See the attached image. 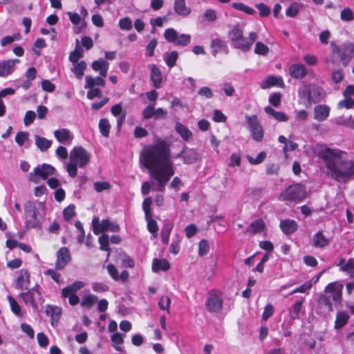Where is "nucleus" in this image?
<instances>
[{"label": "nucleus", "instance_id": "f257e3e1", "mask_svg": "<svg viewBox=\"0 0 354 354\" xmlns=\"http://www.w3.org/2000/svg\"><path fill=\"white\" fill-rule=\"evenodd\" d=\"M140 162L149 170L152 190L163 192L165 186L175 174V168L170 160V149L165 141L158 139L157 143L149 145L140 154Z\"/></svg>", "mask_w": 354, "mask_h": 354}, {"label": "nucleus", "instance_id": "f03ea898", "mask_svg": "<svg viewBox=\"0 0 354 354\" xmlns=\"http://www.w3.org/2000/svg\"><path fill=\"white\" fill-rule=\"evenodd\" d=\"M343 153L344 151L328 147L322 149L318 152V157L325 164L326 175L338 182L354 176V161L343 159Z\"/></svg>", "mask_w": 354, "mask_h": 354}, {"label": "nucleus", "instance_id": "7ed1b4c3", "mask_svg": "<svg viewBox=\"0 0 354 354\" xmlns=\"http://www.w3.org/2000/svg\"><path fill=\"white\" fill-rule=\"evenodd\" d=\"M343 285L338 282L330 283L325 288V294L321 295L317 304L324 313H330L333 310L332 301L339 304L342 298Z\"/></svg>", "mask_w": 354, "mask_h": 354}, {"label": "nucleus", "instance_id": "20e7f679", "mask_svg": "<svg viewBox=\"0 0 354 354\" xmlns=\"http://www.w3.org/2000/svg\"><path fill=\"white\" fill-rule=\"evenodd\" d=\"M90 157V153L82 147H75L71 151L70 162L66 166L69 176H77V166L84 167L89 162Z\"/></svg>", "mask_w": 354, "mask_h": 354}, {"label": "nucleus", "instance_id": "39448f33", "mask_svg": "<svg viewBox=\"0 0 354 354\" xmlns=\"http://www.w3.org/2000/svg\"><path fill=\"white\" fill-rule=\"evenodd\" d=\"M330 46L332 50L330 59L333 64L341 62L346 67L354 57V44L353 43H344L337 46L333 41L330 43Z\"/></svg>", "mask_w": 354, "mask_h": 354}, {"label": "nucleus", "instance_id": "423d86ee", "mask_svg": "<svg viewBox=\"0 0 354 354\" xmlns=\"http://www.w3.org/2000/svg\"><path fill=\"white\" fill-rule=\"evenodd\" d=\"M298 95L301 99H306L308 104H317L324 99L325 91L319 86L305 84L299 88Z\"/></svg>", "mask_w": 354, "mask_h": 354}, {"label": "nucleus", "instance_id": "0eeeda50", "mask_svg": "<svg viewBox=\"0 0 354 354\" xmlns=\"http://www.w3.org/2000/svg\"><path fill=\"white\" fill-rule=\"evenodd\" d=\"M280 198L285 201L299 203L306 198V186L301 183H294L280 194Z\"/></svg>", "mask_w": 354, "mask_h": 354}, {"label": "nucleus", "instance_id": "6e6552de", "mask_svg": "<svg viewBox=\"0 0 354 354\" xmlns=\"http://www.w3.org/2000/svg\"><path fill=\"white\" fill-rule=\"evenodd\" d=\"M24 210L26 227L27 228H41V222L35 203L32 201H26L24 205Z\"/></svg>", "mask_w": 354, "mask_h": 354}, {"label": "nucleus", "instance_id": "1a4fd4ad", "mask_svg": "<svg viewBox=\"0 0 354 354\" xmlns=\"http://www.w3.org/2000/svg\"><path fill=\"white\" fill-rule=\"evenodd\" d=\"M24 303L27 306H31L35 310H37L39 306L42 304L44 299L41 292L39 290V286L28 289L26 292L20 293Z\"/></svg>", "mask_w": 354, "mask_h": 354}, {"label": "nucleus", "instance_id": "9d476101", "mask_svg": "<svg viewBox=\"0 0 354 354\" xmlns=\"http://www.w3.org/2000/svg\"><path fill=\"white\" fill-rule=\"evenodd\" d=\"M92 227L93 232L96 235L107 231L118 232L120 230V225L118 223L111 222L109 218L103 219L100 222L97 216L93 217L92 220Z\"/></svg>", "mask_w": 354, "mask_h": 354}, {"label": "nucleus", "instance_id": "9b49d317", "mask_svg": "<svg viewBox=\"0 0 354 354\" xmlns=\"http://www.w3.org/2000/svg\"><path fill=\"white\" fill-rule=\"evenodd\" d=\"M245 118L252 139L257 142L262 141L264 137V131L257 115H247Z\"/></svg>", "mask_w": 354, "mask_h": 354}, {"label": "nucleus", "instance_id": "f8f14e48", "mask_svg": "<svg viewBox=\"0 0 354 354\" xmlns=\"http://www.w3.org/2000/svg\"><path fill=\"white\" fill-rule=\"evenodd\" d=\"M55 172V169L50 165L43 163L38 165L29 174V180L37 183L39 178L46 180L49 175H53Z\"/></svg>", "mask_w": 354, "mask_h": 354}, {"label": "nucleus", "instance_id": "ddd939ff", "mask_svg": "<svg viewBox=\"0 0 354 354\" xmlns=\"http://www.w3.org/2000/svg\"><path fill=\"white\" fill-rule=\"evenodd\" d=\"M258 35L254 32H250L249 37L243 36L234 43L232 46L234 48L239 49L242 52H248L253 45L254 42L257 39Z\"/></svg>", "mask_w": 354, "mask_h": 354}, {"label": "nucleus", "instance_id": "4468645a", "mask_svg": "<svg viewBox=\"0 0 354 354\" xmlns=\"http://www.w3.org/2000/svg\"><path fill=\"white\" fill-rule=\"evenodd\" d=\"M55 269L61 270L71 261V255L70 251L66 247L60 248L56 252Z\"/></svg>", "mask_w": 354, "mask_h": 354}, {"label": "nucleus", "instance_id": "2eb2a0df", "mask_svg": "<svg viewBox=\"0 0 354 354\" xmlns=\"http://www.w3.org/2000/svg\"><path fill=\"white\" fill-rule=\"evenodd\" d=\"M222 298L216 295L209 294L205 301V307L209 313H218L223 308Z\"/></svg>", "mask_w": 354, "mask_h": 354}, {"label": "nucleus", "instance_id": "dca6fc26", "mask_svg": "<svg viewBox=\"0 0 354 354\" xmlns=\"http://www.w3.org/2000/svg\"><path fill=\"white\" fill-rule=\"evenodd\" d=\"M211 53L214 57H216L218 53H223L225 55L229 53V49L225 41L216 38L213 39L210 43Z\"/></svg>", "mask_w": 354, "mask_h": 354}, {"label": "nucleus", "instance_id": "f3484780", "mask_svg": "<svg viewBox=\"0 0 354 354\" xmlns=\"http://www.w3.org/2000/svg\"><path fill=\"white\" fill-rule=\"evenodd\" d=\"M177 157L182 158L185 164H193L200 159L199 153L193 149H185Z\"/></svg>", "mask_w": 354, "mask_h": 354}, {"label": "nucleus", "instance_id": "a211bd4d", "mask_svg": "<svg viewBox=\"0 0 354 354\" xmlns=\"http://www.w3.org/2000/svg\"><path fill=\"white\" fill-rule=\"evenodd\" d=\"M150 68V80L155 88H160L162 82V75L160 69L156 65L149 66Z\"/></svg>", "mask_w": 354, "mask_h": 354}, {"label": "nucleus", "instance_id": "6ab92c4d", "mask_svg": "<svg viewBox=\"0 0 354 354\" xmlns=\"http://www.w3.org/2000/svg\"><path fill=\"white\" fill-rule=\"evenodd\" d=\"M281 231L286 235L292 234L298 230L297 223L292 219L281 220L279 223Z\"/></svg>", "mask_w": 354, "mask_h": 354}, {"label": "nucleus", "instance_id": "aec40b11", "mask_svg": "<svg viewBox=\"0 0 354 354\" xmlns=\"http://www.w3.org/2000/svg\"><path fill=\"white\" fill-rule=\"evenodd\" d=\"M330 107L326 104H319L314 108V119L323 122L327 119L330 113Z\"/></svg>", "mask_w": 354, "mask_h": 354}, {"label": "nucleus", "instance_id": "412c9836", "mask_svg": "<svg viewBox=\"0 0 354 354\" xmlns=\"http://www.w3.org/2000/svg\"><path fill=\"white\" fill-rule=\"evenodd\" d=\"M46 315L51 319V325L55 326L57 324L62 315V309L59 307L52 305H47L45 310Z\"/></svg>", "mask_w": 354, "mask_h": 354}, {"label": "nucleus", "instance_id": "4be33fe9", "mask_svg": "<svg viewBox=\"0 0 354 354\" xmlns=\"http://www.w3.org/2000/svg\"><path fill=\"white\" fill-rule=\"evenodd\" d=\"M30 285V274L26 270H21L16 281V288L27 290Z\"/></svg>", "mask_w": 354, "mask_h": 354}, {"label": "nucleus", "instance_id": "5701e85b", "mask_svg": "<svg viewBox=\"0 0 354 354\" xmlns=\"http://www.w3.org/2000/svg\"><path fill=\"white\" fill-rule=\"evenodd\" d=\"M109 64L102 58H99L92 63V68L95 71H99L102 77H106L107 75Z\"/></svg>", "mask_w": 354, "mask_h": 354}, {"label": "nucleus", "instance_id": "b1692460", "mask_svg": "<svg viewBox=\"0 0 354 354\" xmlns=\"http://www.w3.org/2000/svg\"><path fill=\"white\" fill-rule=\"evenodd\" d=\"M174 10L180 16L186 17L191 13V8L186 6L185 0H175Z\"/></svg>", "mask_w": 354, "mask_h": 354}, {"label": "nucleus", "instance_id": "393cba45", "mask_svg": "<svg viewBox=\"0 0 354 354\" xmlns=\"http://www.w3.org/2000/svg\"><path fill=\"white\" fill-rule=\"evenodd\" d=\"M313 242L314 247L322 248L329 244L330 240L324 235L322 231H318L313 235Z\"/></svg>", "mask_w": 354, "mask_h": 354}, {"label": "nucleus", "instance_id": "a878e982", "mask_svg": "<svg viewBox=\"0 0 354 354\" xmlns=\"http://www.w3.org/2000/svg\"><path fill=\"white\" fill-rule=\"evenodd\" d=\"M266 229V224L261 218H259L252 222L247 227L245 232L252 233L253 234L261 233Z\"/></svg>", "mask_w": 354, "mask_h": 354}, {"label": "nucleus", "instance_id": "bb28decb", "mask_svg": "<svg viewBox=\"0 0 354 354\" xmlns=\"http://www.w3.org/2000/svg\"><path fill=\"white\" fill-rule=\"evenodd\" d=\"M54 136L59 142L64 143L66 141H71L73 136L68 129H57L54 131Z\"/></svg>", "mask_w": 354, "mask_h": 354}, {"label": "nucleus", "instance_id": "cd10ccee", "mask_svg": "<svg viewBox=\"0 0 354 354\" xmlns=\"http://www.w3.org/2000/svg\"><path fill=\"white\" fill-rule=\"evenodd\" d=\"M290 75L296 79L303 78L306 75V68L303 64H295L289 68Z\"/></svg>", "mask_w": 354, "mask_h": 354}, {"label": "nucleus", "instance_id": "c85d7f7f", "mask_svg": "<svg viewBox=\"0 0 354 354\" xmlns=\"http://www.w3.org/2000/svg\"><path fill=\"white\" fill-rule=\"evenodd\" d=\"M151 268L154 272H158L160 270L167 271L170 268V263L165 259H154Z\"/></svg>", "mask_w": 354, "mask_h": 354}, {"label": "nucleus", "instance_id": "c756f323", "mask_svg": "<svg viewBox=\"0 0 354 354\" xmlns=\"http://www.w3.org/2000/svg\"><path fill=\"white\" fill-rule=\"evenodd\" d=\"M104 77H102L101 75L99 77H96L95 78L92 77L91 75H86L85 77V85L84 88H91L95 86H105V80H104Z\"/></svg>", "mask_w": 354, "mask_h": 354}, {"label": "nucleus", "instance_id": "7c9ffc66", "mask_svg": "<svg viewBox=\"0 0 354 354\" xmlns=\"http://www.w3.org/2000/svg\"><path fill=\"white\" fill-rule=\"evenodd\" d=\"M15 70L13 61L7 59L0 62V77H6Z\"/></svg>", "mask_w": 354, "mask_h": 354}, {"label": "nucleus", "instance_id": "2f4dec72", "mask_svg": "<svg viewBox=\"0 0 354 354\" xmlns=\"http://www.w3.org/2000/svg\"><path fill=\"white\" fill-rule=\"evenodd\" d=\"M175 130L185 141L189 140L192 137V131L180 122H176Z\"/></svg>", "mask_w": 354, "mask_h": 354}, {"label": "nucleus", "instance_id": "473e14b6", "mask_svg": "<svg viewBox=\"0 0 354 354\" xmlns=\"http://www.w3.org/2000/svg\"><path fill=\"white\" fill-rule=\"evenodd\" d=\"M265 112L272 116L275 120L279 122H286L288 120V116L282 111H277L273 108L270 106H266L264 108Z\"/></svg>", "mask_w": 354, "mask_h": 354}, {"label": "nucleus", "instance_id": "72a5a7b5", "mask_svg": "<svg viewBox=\"0 0 354 354\" xmlns=\"http://www.w3.org/2000/svg\"><path fill=\"white\" fill-rule=\"evenodd\" d=\"M349 315L344 311H338L337 313L336 319L335 322V328L340 329L345 326L349 319Z\"/></svg>", "mask_w": 354, "mask_h": 354}, {"label": "nucleus", "instance_id": "f704fd0d", "mask_svg": "<svg viewBox=\"0 0 354 354\" xmlns=\"http://www.w3.org/2000/svg\"><path fill=\"white\" fill-rule=\"evenodd\" d=\"M243 36V30L240 28L239 25H235L228 32V37L231 43V46L238 39Z\"/></svg>", "mask_w": 354, "mask_h": 354}, {"label": "nucleus", "instance_id": "c9c22d12", "mask_svg": "<svg viewBox=\"0 0 354 354\" xmlns=\"http://www.w3.org/2000/svg\"><path fill=\"white\" fill-rule=\"evenodd\" d=\"M73 68H71V71L75 74L76 78L80 80L82 78L84 71L86 69L87 64L85 61H80V62H75L73 64Z\"/></svg>", "mask_w": 354, "mask_h": 354}, {"label": "nucleus", "instance_id": "e433bc0d", "mask_svg": "<svg viewBox=\"0 0 354 354\" xmlns=\"http://www.w3.org/2000/svg\"><path fill=\"white\" fill-rule=\"evenodd\" d=\"M178 57V53L176 50H172L171 53H165L163 59L169 68H173L176 64Z\"/></svg>", "mask_w": 354, "mask_h": 354}, {"label": "nucleus", "instance_id": "4c0bfd02", "mask_svg": "<svg viewBox=\"0 0 354 354\" xmlns=\"http://www.w3.org/2000/svg\"><path fill=\"white\" fill-rule=\"evenodd\" d=\"M35 140L36 146L41 151H46L51 147L52 141L38 135L35 136Z\"/></svg>", "mask_w": 354, "mask_h": 354}, {"label": "nucleus", "instance_id": "58836bf2", "mask_svg": "<svg viewBox=\"0 0 354 354\" xmlns=\"http://www.w3.org/2000/svg\"><path fill=\"white\" fill-rule=\"evenodd\" d=\"M303 300L296 301L288 309L289 316L291 319L295 320L299 319V315L301 310Z\"/></svg>", "mask_w": 354, "mask_h": 354}, {"label": "nucleus", "instance_id": "ea45409f", "mask_svg": "<svg viewBox=\"0 0 354 354\" xmlns=\"http://www.w3.org/2000/svg\"><path fill=\"white\" fill-rule=\"evenodd\" d=\"M98 242L100 243V249L102 251H106L107 258L109 257L111 253V248L109 247V236L108 234L103 233L98 238Z\"/></svg>", "mask_w": 354, "mask_h": 354}, {"label": "nucleus", "instance_id": "a19ab883", "mask_svg": "<svg viewBox=\"0 0 354 354\" xmlns=\"http://www.w3.org/2000/svg\"><path fill=\"white\" fill-rule=\"evenodd\" d=\"M99 130L101 134L106 138L109 136L111 124L106 118H102L99 121Z\"/></svg>", "mask_w": 354, "mask_h": 354}, {"label": "nucleus", "instance_id": "79ce46f5", "mask_svg": "<svg viewBox=\"0 0 354 354\" xmlns=\"http://www.w3.org/2000/svg\"><path fill=\"white\" fill-rule=\"evenodd\" d=\"M232 7L237 10L242 11L249 15H254L256 14V11L252 8L245 5L241 2H234L232 3Z\"/></svg>", "mask_w": 354, "mask_h": 354}, {"label": "nucleus", "instance_id": "37998d69", "mask_svg": "<svg viewBox=\"0 0 354 354\" xmlns=\"http://www.w3.org/2000/svg\"><path fill=\"white\" fill-rule=\"evenodd\" d=\"M173 228V225L170 223H167L164 225L160 232L161 240L164 244H167L169 240L171 231Z\"/></svg>", "mask_w": 354, "mask_h": 354}, {"label": "nucleus", "instance_id": "c03bdc74", "mask_svg": "<svg viewBox=\"0 0 354 354\" xmlns=\"http://www.w3.org/2000/svg\"><path fill=\"white\" fill-rule=\"evenodd\" d=\"M84 56L83 50L78 46V40H77V45L75 49L71 52L69 54L68 59L73 64L80 62L79 59Z\"/></svg>", "mask_w": 354, "mask_h": 354}, {"label": "nucleus", "instance_id": "a18cd8bd", "mask_svg": "<svg viewBox=\"0 0 354 354\" xmlns=\"http://www.w3.org/2000/svg\"><path fill=\"white\" fill-rule=\"evenodd\" d=\"M111 339L115 349L119 352H122L123 349L120 345L124 342L123 335L121 333H115L111 335Z\"/></svg>", "mask_w": 354, "mask_h": 354}, {"label": "nucleus", "instance_id": "49530a36", "mask_svg": "<svg viewBox=\"0 0 354 354\" xmlns=\"http://www.w3.org/2000/svg\"><path fill=\"white\" fill-rule=\"evenodd\" d=\"M164 37L167 42L175 45L178 39V32L173 28H167L164 32Z\"/></svg>", "mask_w": 354, "mask_h": 354}, {"label": "nucleus", "instance_id": "de8ad7c7", "mask_svg": "<svg viewBox=\"0 0 354 354\" xmlns=\"http://www.w3.org/2000/svg\"><path fill=\"white\" fill-rule=\"evenodd\" d=\"M8 299L9 301L10 308L12 313L17 317H22L24 314L21 312V306L17 303V301L10 295L8 296Z\"/></svg>", "mask_w": 354, "mask_h": 354}, {"label": "nucleus", "instance_id": "09e8293b", "mask_svg": "<svg viewBox=\"0 0 354 354\" xmlns=\"http://www.w3.org/2000/svg\"><path fill=\"white\" fill-rule=\"evenodd\" d=\"M97 297L94 295H86L81 301V306L89 309L97 302Z\"/></svg>", "mask_w": 354, "mask_h": 354}, {"label": "nucleus", "instance_id": "8fccbe9b", "mask_svg": "<svg viewBox=\"0 0 354 354\" xmlns=\"http://www.w3.org/2000/svg\"><path fill=\"white\" fill-rule=\"evenodd\" d=\"M151 203L152 200L151 197H147L143 200L142 209L145 212V219H148L149 217H152V213L151 209Z\"/></svg>", "mask_w": 354, "mask_h": 354}, {"label": "nucleus", "instance_id": "3c124183", "mask_svg": "<svg viewBox=\"0 0 354 354\" xmlns=\"http://www.w3.org/2000/svg\"><path fill=\"white\" fill-rule=\"evenodd\" d=\"M266 87H271L274 86H283V82L281 77H278L275 76H269L266 80Z\"/></svg>", "mask_w": 354, "mask_h": 354}, {"label": "nucleus", "instance_id": "603ef678", "mask_svg": "<svg viewBox=\"0 0 354 354\" xmlns=\"http://www.w3.org/2000/svg\"><path fill=\"white\" fill-rule=\"evenodd\" d=\"M75 206L73 204L69 205L68 207L64 209L63 216L65 221H68L75 216Z\"/></svg>", "mask_w": 354, "mask_h": 354}, {"label": "nucleus", "instance_id": "864d4df0", "mask_svg": "<svg viewBox=\"0 0 354 354\" xmlns=\"http://www.w3.org/2000/svg\"><path fill=\"white\" fill-rule=\"evenodd\" d=\"M299 12V6L297 3H292L286 9V15L289 17H295Z\"/></svg>", "mask_w": 354, "mask_h": 354}, {"label": "nucleus", "instance_id": "5fc2aeb1", "mask_svg": "<svg viewBox=\"0 0 354 354\" xmlns=\"http://www.w3.org/2000/svg\"><path fill=\"white\" fill-rule=\"evenodd\" d=\"M147 221V229L153 236L156 238L158 236V226L157 222L149 217L148 219H145Z\"/></svg>", "mask_w": 354, "mask_h": 354}, {"label": "nucleus", "instance_id": "6e6d98bb", "mask_svg": "<svg viewBox=\"0 0 354 354\" xmlns=\"http://www.w3.org/2000/svg\"><path fill=\"white\" fill-rule=\"evenodd\" d=\"M254 52V53L258 54V55H266L269 52V48L263 42L257 41L255 44Z\"/></svg>", "mask_w": 354, "mask_h": 354}, {"label": "nucleus", "instance_id": "4d7b16f0", "mask_svg": "<svg viewBox=\"0 0 354 354\" xmlns=\"http://www.w3.org/2000/svg\"><path fill=\"white\" fill-rule=\"evenodd\" d=\"M191 41V36L188 34L178 35L176 46H187Z\"/></svg>", "mask_w": 354, "mask_h": 354}, {"label": "nucleus", "instance_id": "13d9d810", "mask_svg": "<svg viewBox=\"0 0 354 354\" xmlns=\"http://www.w3.org/2000/svg\"><path fill=\"white\" fill-rule=\"evenodd\" d=\"M255 7L259 10V15L261 17H268L271 13L270 8L263 3H257Z\"/></svg>", "mask_w": 354, "mask_h": 354}, {"label": "nucleus", "instance_id": "bf43d9fd", "mask_svg": "<svg viewBox=\"0 0 354 354\" xmlns=\"http://www.w3.org/2000/svg\"><path fill=\"white\" fill-rule=\"evenodd\" d=\"M342 272L348 273L351 277L354 278V258H350L347 260Z\"/></svg>", "mask_w": 354, "mask_h": 354}, {"label": "nucleus", "instance_id": "052dcab7", "mask_svg": "<svg viewBox=\"0 0 354 354\" xmlns=\"http://www.w3.org/2000/svg\"><path fill=\"white\" fill-rule=\"evenodd\" d=\"M340 18L343 21H351L354 18V13L350 8H346L342 10Z\"/></svg>", "mask_w": 354, "mask_h": 354}, {"label": "nucleus", "instance_id": "680f3d73", "mask_svg": "<svg viewBox=\"0 0 354 354\" xmlns=\"http://www.w3.org/2000/svg\"><path fill=\"white\" fill-rule=\"evenodd\" d=\"M29 133L26 131H19L15 136V142L19 146L21 147L24 142L28 140Z\"/></svg>", "mask_w": 354, "mask_h": 354}, {"label": "nucleus", "instance_id": "e2e57ef3", "mask_svg": "<svg viewBox=\"0 0 354 354\" xmlns=\"http://www.w3.org/2000/svg\"><path fill=\"white\" fill-rule=\"evenodd\" d=\"M209 245L206 239H203L199 242L198 245V254L204 256L209 252Z\"/></svg>", "mask_w": 354, "mask_h": 354}, {"label": "nucleus", "instance_id": "0e129e2a", "mask_svg": "<svg viewBox=\"0 0 354 354\" xmlns=\"http://www.w3.org/2000/svg\"><path fill=\"white\" fill-rule=\"evenodd\" d=\"M20 39V34H14L13 35H8L3 37L1 40V45L2 46H6L8 44H12L13 41L16 40Z\"/></svg>", "mask_w": 354, "mask_h": 354}, {"label": "nucleus", "instance_id": "69168bd1", "mask_svg": "<svg viewBox=\"0 0 354 354\" xmlns=\"http://www.w3.org/2000/svg\"><path fill=\"white\" fill-rule=\"evenodd\" d=\"M92 289L96 292H104L109 290V287L102 282H95L92 283Z\"/></svg>", "mask_w": 354, "mask_h": 354}, {"label": "nucleus", "instance_id": "338daca9", "mask_svg": "<svg viewBox=\"0 0 354 354\" xmlns=\"http://www.w3.org/2000/svg\"><path fill=\"white\" fill-rule=\"evenodd\" d=\"M89 90L86 93V97L89 100H93L95 97H101L102 96V91L98 88L91 87L88 88Z\"/></svg>", "mask_w": 354, "mask_h": 354}, {"label": "nucleus", "instance_id": "774afa93", "mask_svg": "<svg viewBox=\"0 0 354 354\" xmlns=\"http://www.w3.org/2000/svg\"><path fill=\"white\" fill-rule=\"evenodd\" d=\"M345 99L341 100L338 103L339 108L351 109L354 106V100L349 97H344Z\"/></svg>", "mask_w": 354, "mask_h": 354}]
</instances>
